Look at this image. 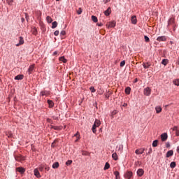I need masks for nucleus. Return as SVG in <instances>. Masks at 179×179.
Wrapping results in <instances>:
<instances>
[{
  "label": "nucleus",
  "mask_w": 179,
  "mask_h": 179,
  "mask_svg": "<svg viewBox=\"0 0 179 179\" xmlns=\"http://www.w3.org/2000/svg\"><path fill=\"white\" fill-rule=\"evenodd\" d=\"M16 171H18V173H20L21 174H23L24 171H26V169L23 167H17L16 168Z\"/></svg>",
  "instance_id": "nucleus-9"
},
{
  "label": "nucleus",
  "mask_w": 179,
  "mask_h": 179,
  "mask_svg": "<svg viewBox=\"0 0 179 179\" xmlns=\"http://www.w3.org/2000/svg\"><path fill=\"white\" fill-rule=\"evenodd\" d=\"M46 20H47L48 23H52V18H51V17H50V16H47Z\"/></svg>",
  "instance_id": "nucleus-33"
},
{
  "label": "nucleus",
  "mask_w": 179,
  "mask_h": 179,
  "mask_svg": "<svg viewBox=\"0 0 179 179\" xmlns=\"http://www.w3.org/2000/svg\"><path fill=\"white\" fill-rule=\"evenodd\" d=\"M151 92H152V90H150V87H149L144 89V94L145 96H150Z\"/></svg>",
  "instance_id": "nucleus-3"
},
{
  "label": "nucleus",
  "mask_w": 179,
  "mask_h": 179,
  "mask_svg": "<svg viewBox=\"0 0 179 179\" xmlns=\"http://www.w3.org/2000/svg\"><path fill=\"white\" fill-rule=\"evenodd\" d=\"M23 78H24V76L20 74L15 77V80H22V79H23Z\"/></svg>",
  "instance_id": "nucleus-15"
},
{
  "label": "nucleus",
  "mask_w": 179,
  "mask_h": 179,
  "mask_svg": "<svg viewBox=\"0 0 179 179\" xmlns=\"http://www.w3.org/2000/svg\"><path fill=\"white\" fill-rule=\"evenodd\" d=\"M126 94H131V87H127L124 90Z\"/></svg>",
  "instance_id": "nucleus-25"
},
{
  "label": "nucleus",
  "mask_w": 179,
  "mask_h": 179,
  "mask_svg": "<svg viewBox=\"0 0 179 179\" xmlns=\"http://www.w3.org/2000/svg\"><path fill=\"white\" fill-rule=\"evenodd\" d=\"M167 138H168V136L166 133H164L161 135V139L162 142H166V141H167Z\"/></svg>",
  "instance_id": "nucleus-7"
},
{
  "label": "nucleus",
  "mask_w": 179,
  "mask_h": 179,
  "mask_svg": "<svg viewBox=\"0 0 179 179\" xmlns=\"http://www.w3.org/2000/svg\"><path fill=\"white\" fill-rule=\"evenodd\" d=\"M58 167H59V163L58 162H55L52 164V169H58Z\"/></svg>",
  "instance_id": "nucleus-26"
},
{
  "label": "nucleus",
  "mask_w": 179,
  "mask_h": 179,
  "mask_svg": "<svg viewBox=\"0 0 179 179\" xmlns=\"http://www.w3.org/2000/svg\"><path fill=\"white\" fill-rule=\"evenodd\" d=\"M43 169H45V166H44V165L39 167V170H40L41 171H43Z\"/></svg>",
  "instance_id": "nucleus-47"
},
{
  "label": "nucleus",
  "mask_w": 179,
  "mask_h": 179,
  "mask_svg": "<svg viewBox=\"0 0 179 179\" xmlns=\"http://www.w3.org/2000/svg\"><path fill=\"white\" fill-rule=\"evenodd\" d=\"M59 61H61L64 64H66V62H68V60L66 59H65V57H64V56L59 57Z\"/></svg>",
  "instance_id": "nucleus-19"
},
{
  "label": "nucleus",
  "mask_w": 179,
  "mask_h": 179,
  "mask_svg": "<svg viewBox=\"0 0 179 179\" xmlns=\"http://www.w3.org/2000/svg\"><path fill=\"white\" fill-rule=\"evenodd\" d=\"M57 54H58V52H57V51L53 52V55H57Z\"/></svg>",
  "instance_id": "nucleus-55"
},
{
  "label": "nucleus",
  "mask_w": 179,
  "mask_h": 179,
  "mask_svg": "<svg viewBox=\"0 0 179 179\" xmlns=\"http://www.w3.org/2000/svg\"><path fill=\"white\" fill-rule=\"evenodd\" d=\"M74 136H76L77 139L76 140V142H78L80 139V136L79 135V132H77Z\"/></svg>",
  "instance_id": "nucleus-34"
},
{
  "label": "nucleus",
  "mask_w": 179,
  "mask_h": 179,
  "mask_svg": "<svg viewBox=\"0 0 179 179\" xmlns=\"http://www.w3.org/2000/svg\"><path fill=\"white\" fill-rule=\"evenodd\" d=\"M116 22L115 21L109 22L106 24V27L110 29L111 27H115Z\"/></svg>",
  "instance_id": "nucleus-2"
},
{
  "label": "nucleus",
  "mask_w": 179,
  "mask_h": 179,
  "mask_svg": "<svg viewBox=\"0 0 179 179\" xmlns=\"http://www.w3.org/2000/svg\"><path fill=\"white\" fill-rule=\"evenodd\" d=\"M90 90L92 92V93H94L96 92V89H94V87H90Z\"/></svg>",
  "instance_id": "nucleus-39"
},
{
  "label": "nucleus",
  "mask_w": 179,
  "mask_h": 179,
  "mask_svg": "<svg viewBox=\"0 0 179 179\" xmlns=\"http://www.w3.org/2000/svg\"><path fill=\"white\" fill-rule=\"evenodd\" d=\"M65 34H66V32L65 31H62L60 33L61 36H65Z\"/></svg>",
  "instance_id": "nucleus-45"
},
{
  "label": "nucleus",
  "mask_w": 179,
  "mask_h": 179,
  "mask_svg": "<svg viewBox=\"0 0 179 179\" xmlns=\"http://www.w3.org/2000/svg\"><path fill=\"white\" fill-rule=\"evenodd\" d=\"M108 169H110V164L108 162H106L105 164V166L103 168V170H108Z\"/></svg>",
  "instance_id": "nucleus-31"
},
{
  "label": "nucleus",
  "mask_w": 179,
  "mask_h": 179,
  "mask_svg": "<svg viewBox=\"0 0 179 179\" xmlns=\"http://www.w3.org/2000/svg\"><path fill=\"white\" fill-rule=\"evenodd\" d=\"M48 103L49 105V107L51 108L54 107V102L51 100H48Z\"/></svg>",
  "instance_id": "nucleus-24"
},
{
  "label": "nucleus",
  "mask_w": 179,
  "mask_h": 179,
  "mask_svg": "<svg viewBox=\"0 0 179 179\" xmlns=\"http://www.w3.org/2000/svg\"><path fill=\"white\" fill-rule=\"evenodd\" d=\"M111 14V8L108 7V9L104 12L105 16H110Z\"/></svg>",
  "instance_id": "nucleus-12"
},
{
  "label": "nucleus",
  "mask_w": 179,
  "mask_h": 179,
  "mask_svg": "<svg viewBox=\"0 0 179 179\" xmlns=\"http://www.w3.org/2000/svg\"><path fill=\"white\" fill-rule=\"evenodd\" d=\"M92 20L94 22V23H97L98 20H97V17L92 15Z\"/></svg>",
  "instance_id": "nucleus-32"
},
{
  "label": "nucleus",
  "mask_w": 179,
  "mask_h": 179,
  "mask_svg": "<svg viewBox=\"0 0 179 179\" xmlns=\"http://www.w3.org/2000/svg\"><path fill=\"white\" fill-rule=\"evenodd\" d=\"M110 0H103L104 3H108V2H110Z\"/></svg>",
  "instance_id": "nucleus-52"
},
{
  "label": "nucleus",
  "mask_w": 179,
  "mask_h": 179,
  "mask_svg": "<svg viewBox=\"0 0 179 179\" xmlns=\"http://www.w3.org/2000/svg\"><path fill=\"white\" fill-rule=\"evenodd\" d=\"M176 134L177 136H179V130L178 129L176 131Z\"/></svg>",
  "instance_id": "nucleus-53"
},
{
  "label": "nucleus",
  "mask_w": 179,
  "mask_h": 179,
  "mask_svg": "<svg viewBox=\"0 0 179 179\" xmlns=\"http://www.w3.org/2000/svg\"><path fill=\"white\" fill-rule=\"evenodd\" d=\"M174 22H175V20L174 18H170V20L168 21V26H173L174 27Z\"/></svg>",
  "instance_id": "nucleus-10"
},
{
  "label": "nucleus",
  "mask_w": 179,
  "mask_h": 179,
  "mask_svg": "<svg viewBox=\"0 0 179 179\" xmlns=\"http://www.w3.org/2000/svg\"><path fill=\"white\" fill-rule=\"evenodd\" d=\"M143 68H145V69H148L150 66V63H143Z\"/></svg>",
  "instance_id": "nucleus-23"
},
{
  "label": "nucleus",
  "mask_w": 179,
  "mask_h": 179,
  "mask_svg": "<svg viewBox=\"0 0 179 179\" xmlns=\"http://www.w3.org/2000/svg\"><path fill=\"white\" fill-rule=\"evenodd\" d=\"M96 24H97V26H99V27H101V26H103V23H101V22L97 23Z\"/></svg>",
  "instance_id": "nucleus-50"
},
{
  "label": "nucleus",
  "mask_w": 179,
  "mask_h": 179,
  "mask_svg": "<svg viewBox=\"0 0 179 179\" xmlns=\"http://www.w3.org/2000/svg\"><path fill=\"white\" fill-rule=\"evenodd\" d=\"M127 106H128V104H127V103H124L123 104V107H127Z\"/></svg>",
  "instance_id": "nucleus-54"
},
{
  "label": "nucleus",
  "mask_w": 179,
  "mask_h": 179,
  "mask_svg": "<svg viewBox=\"0 0 179 179\" xmlns=\"http://www.w3.org/2000/svg\"><path fill=\"white\" fill-rule=\"evenodd\" d=\"M162 108L159 106L155 107L157 114H160V113H162Z\"/></svg>",
  "instance_id": "nucleus-18"
},
{
  "label": "nucleus",
  "mask_w": 179,
  "mask_h": 179,
  "mask_svg": "<svg viewBox=\"0 0 179 179\" xmlns=\"http://www.w3.org/2000/svg\"><path fill=\"white\" fill-rule=\"evenodd\" d=\"M41 96H48L50 93L47 91H43L41 92Z\"/></svg>",
  "instance_id": "nucleus-30"
},
{
  "label": "nucleus",
  "mask_w": 179,
  "mask_h": 179,
  "mask_svg": "<svg viewBox=\"0 0 179 179\" xmlns=\"http://www.w3.org/2000/svg\"><path fill=\"white\" fill-rule=\"evenodd\" d=\"M21 20H22V23H23V22H24V18L22 17V18L21 19Z\"/></svg>",
  "instance_id": "nucleus-56"
},
{
  "label": "nucleus",
  "mask_w": 179,
  "mask_h": 179,
  "mask_svg": "<svg viewBox=\"0 0 179 179\" xmlns=\"http://www.w3.org/2000/svg\"><path fill=\"white\" fill-rule=\"evenodd\" d=\"M52 128L53 129H55V131H58L59 129V127H57V126H52Z\"/></svg>",
  "instance_id": "nucleus-43"
},
{
  "label": "nucleus",
  "mask_w": 179,
  "mask_h": 179,
  "mask_svg": "<svg viewBox=\"0 0 179 179\" xmlns=\"http://www.w3.org/2000/svg\"><path fill=\"white\" fill-rule=\"evenodd\" d=\"M34 174L37 177V178H40L41 177V175H40V172L38 171V169H35L34 170Z\"/></svg>",
  "instance_id": "nucleus-8"
},
{
  "label": "nucleus",
  "mask_w": 179,
  "mask_h": 179,
  "mask_svg": "<svg viewBox=\"0 0 179 179\" xmlns=\"http://www.w3.org/2000/svg\"><path fill=\"white\" fill-rule=\"evenodd\" d=\"M57 26H58V22H57L56 21H55L52 23V29H55V27H57Z\"/></svg>",
  "instance_id": "nucleus-29"
},
{
  "label": "nucleus",
  "mask_w": 179,
  "mask_h": 179,
  "mask_svg": "<svg viewBox=\"0 0 179 179\" xmlns=\"http://www.w3.org/2000/svg\"><path fill=\"white\" fill-rule=\"evenodd\" d=\"M77 13H78V15H81L82 14V8H79L78 10V11H77Z\"/></svg>",
  "instance_id": "nucleus-44"
},
{
  "label": "nucleus",
  "mask_w": 179,
  "mask_h": 179,
  "mask_svg": "<svg viewBox=\"0 0 179 179\" xmlns=\"http://www.w3.org/2000/svg\"><path fill=\"white\" fill-rule=\"evenodd\" d=\"M32 34H33L34 36H37V29H36V28H33V29H32Z\"/></svg>",
  "instance_id": "nucleus-36"
},
{
  "label": "nucleus",
  "mask_w": 179,
  "mask_h": 179,
  "mask_svg": "<svg viewBox=\"0 0 179 179\" xmlns=\"http://www.w3.org/2000/svg\"><path fill=\"white\" fill-rule=\"evenodd\" d=\"M45 170H46V171H50V167L45 166Z\"/></svg>",
  "instance_id": "nucleus-51"
},
{
  "label": "nucleus",
  "mask_w": 179,
  "mask_h": 179,
  "mask_svg": "<svg viewBox=\"0 0 179 179\" xmlns=\"http://www.w3.org/2000/svg\"><path fill=\"white\" fill-rule=\"evenodd\" d=\"M157 41H166V38L165 36H159L157 38Z\"/></svg>",
  "instance_id": "nucleus-16"
},
{
  "label": "nucleus",
  "mask_w": 179,
  "mask_h": 179,
  "mask_svg": "<svg viewBox=\"0 0 179 179\" xmlns=\"http://www.w3.org/2000/svg\"><path fill=\"white\" fill-rule=\"evenodd\" d=\"M162 65H164V66H166V65H167L169 64V59H164L162 62Z\"/></svg>",
  "instance_id": "nucleus-22"
},
{
  "label": "nucleus",
  "mask_w": 179,
  "mask_h": 179,
  "mask_svg": "<svg viewBox=\"0 0 179 179\" xmlns=\"http://www.w3.org/2000/svg\"><path fill=\"white\" fill-rule=\"evenodd\" d=\"M114 176H115V179H120V172L118 171H115L114 172Z\"/></svg>",
  "instance_id": "nucleus-28"
},
{
  "label": "nucleus",
  "mask_w": 179,
  "mask_h": 179,
  "mask_svg": "<svg viewBox=\"0 0 179 179\" xmlns=\"http://www.w3.org/2000/svg\"><path fill=\"white\" fill-rule=\"evenodd\" d=\"M173 131H176V132L178 130V127H173Z\"/></svg>",
  "instance_id": "nucleus-48"
},
{
  "label": "nucleus",
  "mask_w": 179,
  "mask_h": 179,
  "mask_svg": "<svg viewBox=\"0 0 179 179\" xmlns=\"http://www.w3.org/2000/svg\"><path fill=\"white\" fill-rule=\"evenodd\" d=\"M55 36H58L59 34V31L57 30L54 32Z\"/></svg>",
  "instance_id": "nucleus-46"
},
{
  "label": "nucleus",
  "mask_w": 179,
  "mask_h": 179,
  "mask_svg": "<svg viewBox=\"0 0 179 179\" xmlns=\"http://www.w3.org/2000/svg\"><path fill=\"white\" fill-rule=\"evenodd\" d=\"M144 38H145V41L146 43H149V41H150V40L149 39V37H148V36H145Z\"/></svg>",
  "instance_id": "nucleus-40"
},
{
  "label": "nucleus",
  "mask_w": 179,
  "mask_h": 179,
  "mask_svg": "<svg viewBox=\"0 0 179 179\" xmlns=\"http://www.w3.org/2000/svg\"><path fill=\"white\" fill-rule=\"evenodd\" d=\"M82 155L83 156H90V153L89 152L84 150L82 151Z\"/></svg>",
  "instance_id": "nucleus-27"
},
{
  "label": "nucleus",
  "mask_w": 179,
  "mask_h": 179,
  "mask_svg": "<svg viewBox=\"0 0 179 179\" xmlns=\"http://www.w3.org/2000/svg\"><path fill=\"white\" fill-rule=\"evenodd\" d=\"M173 155H174L173 150H169L166 153V157H170L171 156H173Z\"/></svg>",
  "instance_id": "nucleus-20"
},
{
  "label": "nucleus",
  "mask_w": 179,
  "mask_h": 179,
  "mask_svg": "<svg viewBox=\"0 0 179 179\" xmlns=\"http://www.w3.org/2000/svg\"><path fill=\"white\" fill-rule=\"evenodd\" d=\"M157 143H159V141L157 140L154 141L152 143L153 148H156L157 146Z\"/></svg>",
  "instance_id": "nucleus-35"
},
{
  "label": "nucleus",
  "mask_w": 179,
  "mask_h": 179,
  "mask_svg": "<svg viewBox=\"0 0 179 179\" xmlns=\"http://www.w3.org/2000/svg\"><path fill=\"white\" fill-rule=\"evenodd\" d=\"M143 152H145V149L141 148L140 150H136L135 153L136 155H143Z\"/></svg>",
  "instance_id": "nucleus-13"
},
{
  "label": "nucleus",
  "mask_w": 179,
  "mask_h": 179,
  "mask_svg": "<svg viewBox=\"0 0 179 179\" xmlns=\"http://www.w3.org/2000/svg\"><path fill=\"white\" fill-rule=\"evenodd\" d=\"M15 159L17 162H23L24 160V157L22 155H17L15 157Z\"/></svg>",
  "instance_id": "nucleus-5"
},
{
  "label": "nucleus",
  "mask_w": 179,
  "mask_h": 179,
  "mask_svg": "<svg viewBox=\"0 0 179 179\" xmlns=\"http://www.w3.org/2000/svg\"><path fill=\"white\" fill-rule=\"evenodd\" d=\"M176 162H172L171 164H170V167L171 169H174V167H176Z\"/></svg>",
  "instance_id": "nucleus-37"
},
{
  "label": "nucleus",
  "mask_w": 179,
  "mask_h": 179,
  "mask_svg": "<svg viewBox=\"0 0 179 179\" xmlns=\"http://www.w3.org/2000/svg\"><path fill=\"white\" fill-rule=\"evenodd\" d=\"M173 83L176 85V86H179V79L173 80Z\"/></svg>",
  "instance_id": "nucleus-38"
},
{
  "label": "nucleus",
  "mask_w": 179,
  "mask_h": 179,
  "mask_svg": "<svg viewBox=\"0 0 179 179\" xmlns=\"http://www.w3.org/2000/svg\"><path fill=\"white\" fill-rule=\"evenodd\" d=\"M177 152L179 153V146L177 148Z\"/></svg>",
  "instance_id": "nucleus-57"
},
{
  "label": "nucleus",
  "mask_w": 179,
  "mask_h": 179,
  "mask_svg": "<svg viewBox=\"0 0 179 179\" xmlns=\"http://www.w3.org/2000/svg\"><path fill=\"white\" fill-rule=\"evenodd\" d=\"M99 125H101V122H100V120L96 119L95 122L92 126V128L93 134H96V132H97V130L96 129L99 128Z\"/></svg>",
  "instance_id": "nucleus-1"
},
{
  "label": "nucleus",
  "mask_w": 179,
  "mask_h": 179,
  "mask_svg": "<svg viewBox=\"0 0 179 179\" xmlns=\"http://www.w3.org/2000/svg\"><path fill=\"white\" fill-rule=\"evenodd\" d=\"M124 177L125 178L131 179V178L132 177V172L128 171L127 173H125Z\"/></svg>",
  "instance_id": "nucleus-14"
},
{
  "label": "nucleus",
  "mask_w": 179,
  "mask_h": 179,
  "mask_svg": "<svg viewBox=\"0 0 179 179\" xmlns=\"http://www.w3.org/2000/svg\"><path fill=\"white\" fill-rule=\"evenodd\" d=\"M145 173V171H143V169H139L137 171V174L138 177H142V176H143V173Z\"/></svg>",
  "instance_id": "nucleus-11"
},
{
  "label": "nucleus",
  "mask_w": 179,
  "mask_h": 179,
  "mask_svg": "<svg viewBox=\"0 0 179 179\" xmlns=\"http://www.w3.org/2000/svg\"><path fill=\"white\" fill-rule=\"evenodd\" d=\"M112 158H113V160H118V155H117L116 152H114L112 155Z\"/></svg>",
  "instance_id": "nucleus-21"
},
{
  "label": "nucleus",
  "mask_w": 179,
  "mask_h": 179,
  "mask_svg": "<svg viewBox=\"0 0 179 179\" xmlns=\"http://www.w3.org/2000/svg\"><path fill=\"white\" fill-rule=\"evenodd\" d=\"M34 64H32L29 66V68L28 69V75H31L33 73V71H34Z\"/></svg>",
  "instance_id": "nucleus-4"
},
{
  "label": "nucleus",
  "mask_w": 179,
  "mask_h": 179,
  "mask_svg": "<svg viewBox=\"0 0 179 179\" xmlns=\"http://www.w3.org/2000/svg\"><path fill=\"white\" fill-rule=\"evenodd\" d=\"M22 44H24V40L23 39V37L20 36L19 43H17L15 45L16 47H19L20 45H22Z\"/></svg>",
  "instance_id": "nucleus-6"
},
{
  "label": "nucleus",
  "mask_w": 179,
  "mask_h": 179,
  "mask_svg": "<svg viewBox=\"0 0 179 179\" xmlns=\"http://www.w3.org/2000/svg\"><path fill=\"white\" fill-rule=\"evenodd\" d=\"M152 148H150L149 149V151H148V152L147 153V155H150V153H152Z\"/></svg>",
  "instance_id": "nucleus-49"
},
{
  "label": "nucleus",
  "mask_w": 179,
  "mask_h": 179,
  "mask_svg": "<svg viewBox=\"0 0 179 179\" xmlns=\"http://www.w3.org/2000/svg\"><path fill=\"white\" fill-rule=\"evenodd\" d=\"M56 1H59V0H56Z\"/></svg>",
  "instance_id": "nucleus-59"
},
{
  "label": "nucleus",
  "mask_w": 179,
  "mask_h": 179,
  "mask_svg": "<svg viewBox=\"0 0 179 179\" xmlns=\"http://www.w3.org/2000/svg\"><path fill=\"white\" fill-rule=\"evenodd\" d=\"M137 20H136V16H135V15H133L132 17H131V23H132V24H136V23H137Z\"/></svg>",
  "instance_id": "nucleus-17"
},
{
  "label": "nucleus",
  "mask_w": 179,
  "mask_h": 179,
  "mask_svg": "<svg viewBox=\"0 0 179 179\" xmlns=\"http://www.w3.org/2000/svg\"><path fill=\"white\" fill-rule=\"evenodd\" d=\"M66 166H71V164H72V160H68L66 162Z\"/></svg>",
  "instance_id": "nucleus-41"
},
{
  "label": "nucleus",
  "mask_w": 179,
  "mask_h": 179,
  "mask_svg": "<svg viewBox=\"0 0 179 179\" xmlns=\"http://www.w3.org/2000/svg\"><path fill=\"white\" fill-rule=\"evenodd\" d=\"M125 66V60H123L120 62V66L122 68V66Z\"/></svg>",
  "instance_id": "nucleus-42"
},
{
  "label": "nucleus",
  "mask_w": 179,
  "mask_h": 179,
  "mask_svg": "<svg viewBox=\"0 0 179 179\" xmlns=\"http://www.w3.org/2000/svg\"><path fill=\"white\" fill-rule=\"evenodd\" d=\"M106 99H108V97H110V96L106 95Z\"/></svg>",
  "instance_id": "nucleus-58"
}]
</instances>
